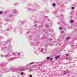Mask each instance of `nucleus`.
Listing matches in <instances>:
<instances>
[{"label":"nucleus","mask_w":77,"mask_h":77,"mask_svg":"<svg viewBox=\"0 0 77 77\" xmlns=\"http://www.w3.org/2000/svg\"><path fill=\"white\" fill-rule=\"evenodd\" d=\"M38 68H39V69H40V67H39Z\"/></svg>","instance_id":"6ab92c4d"},{"label":"nucleus","mask_w":77,"mask_h":77,"mask_svg":"<svg viewBox=\"0 0 77 77\" xmlns=\"http://www.w3.org/2000/svg\"><path fill=\"white\" fill-rule=\"evenodd\" d=\"M2 57H3V56L2 55Z\"/></svg>","instance_id":"aec40b11"},{"label":"nucleus","mask_w":77,"mask_h":77,"mask_svg":"<svg viewBox=\"0 0 77 77\" xmlns=\"http://www.w3.org/2000/svg\"><path fill=\"white\" fill-rule=\"evenodd\" d=\"M50 58V57H48V58H47V59L48 60V59H49Z\"/></svg>","instance_id":"9d476101"},{"label":"nucleus","mask_w":77,"mask_h":77,"mask_svg":"<svg viewBox=\"0 0 77 77\" xmlns=\"http://www.w3.org/2000/svg\"><path fill=\"white\" fill-rule=\"evenodd\" d=\"M56 6V4H55V3H54L53 4V6Z\"/></svg>","instance_id":"f03ea898"},{"label":"nucleus","mask_w":77,"mask_h":77,"mask_svg":"<svg viewBox=\"0 0 77 77\" xmlns=\"http://www.w3.org/2000/svg\"><path fill=\"white\" fill-rule=\"evenodd\" d=\"M66 56H68V54H66Z\"/></svg>","instance_id":"39448f33"},{"label":"nucleus","mask_w":77,"mask_h":77,"mask_svg":"<svg viewBox=\"0 0 77 77\" xmlns=\"http://www.w3.org/2000/svg\"><path fill=\"white\" fill-rule=\"evenodd\" d=\"M65 73H66V72H65V71H64L63 72V74H65Z\"/></svg>","instance_id":"20e7f679"},{"label":"nucleus","mask_w":77,"mask_h":77,"mask_svg":"<svg viewBox=\"0 0 77 77\" xmlns=\"http://www.w3.org/2000/svg\"><path fill=\"white\" fill-rule=\"evenodd\" d=\"M66 59H68V58H66Z\"/></svg>","instance_id":"a211bd4d"},{"label":"nucleus","mask_w":77,"mask_h":77,"mask_svg":"<svg viewBox=\"0 0 77 77\" xmlns=\"http://www.w3.org/2000/svg\"><path fill=\"white\" fill-rule=\"evenodd\" d=\"M33 62L32 63H29V64L30 65V64H33Z\"/></svg>","instance_id":"f8f14e48"},{"label":"nucleus","mask_w":77,"mask_h":77,"mask_svg":"<svg viewBox=\"0 0 77 77\" xmlns=\"http://www.w3.org/2000/svg\"><path fill=\"white\" fill-rule=\"evenodd\" d=\"M35 27H36L37 26V25H35Z\"/></svg>","instance_id":"4468645a"},{"label":"nucleus","mask_w":77,"mask_h":77,"mask_svg":"<svg viewBox=\"0 0 77 77\" xmlns=\"http://www.w3.org/2000/svg\"><path fill=\"white\" fill-rule=\"evenodd\" d=\"M74 22V20H72L71 21V23H73Z\"/></svg>","instance_id":"6e6552de"},{"label":"nucleus","mask_w":77,"mask_h":77,"mask_svg":"<svg viewBox=\"0 0 77 77\" xmlns=\"http://www.w3.org/2000/svg\"><path fill=\"white\" fill-rule=\"evenodd\" d=\"M23 71H24V70H23Z\"/></svg>","instance_id":"412c9836"},{"label":"nucleus","mask_w":77,"mask_h":77,"mask_svg":"<svg viewBox=\"0 0 77 77\" xmlns=\"http://www.w3.org/2000/svg\"><path fill=\"white\" fill-rule=\"evenodd\" d=\"M21 75H23V74H24V73H23V72H22L21 73Z\"/></svg>","instance_id":"9b49d317"},{"label":"nucleus","mask_w":77,"mask_h":77,"mask_svg":"<svg viewBox=\"0 0 77 77\" xmlns=\"http://www.w3.org/2000/svg\"><path fill=\"white\" fill-rule=\"evenodd\" d=\"M69 38H70V37H68L67 38H66V40H68V39H69Z\"/></svg>","instance_id":"7ed1b4c3"},{"label":"nucleus","mask_w":77,"mask_h":77,"mask_svg":"<svg viewBox=\"0 0 77 77\" xmlns=\"http://www.w3.org/2000/svg\"><path fill=\"white\" fill-rule=\"evenodd\" d=\"M72 9H74V7H72Z\"/></svg>","instance_id":"1a4fd4ad"},{"label":"nucleus","mask_w":77,"mask_h":77,"mask_svg":"<svg viewBox=\"0 0 77 77\" xmlns=\"http://www.w3.org/2000/svg\"><path fill=\"white\" fill-rule=\"evenodd\" d=\"M59 57H60V55H58L55 57V59H58V58H59Z\"/></svg>","instance_id":"f257e3e1"},{"label":"nucleus","mask_w":77,"mask_h":77,"mask_svg":"<svg viewBox=\"0 0 77 77\" xmlns=\"http://www.w3.org/2000/svg\"><path fill=\"white\" fill-rule=\"evenodd\" d=\"M67 73H68V72H67Z\"/></svg>","instance_id":"f3484780"},{"label":"nucleus","mask_w":77,"mask_h":77,"mask_svg":"<svg viewBox=\"0 0 77 77\" xmlns=\"http://www.w3.org/2000/svg\"><path fill=\"white\" fill-rule=\"evenodd\" d=\"M0 14H3V12L2 11H1L0 12Z\"/></svg>","instance_id":"423d86ee"},{"label":"nucleus","mask_w":77,"mask_h":77,"mask_svg":"<svg viewBox=\"0 0 77 77\" xmlns=\"http://www.w3.org/2000/svg\"><path fill=\"white\" fill-rule=\"evenodd\" d=\"M18 54H20V53H19Z\"/></svg>","instance_id":"dca6fc26"},{"label":"nucleus","mask_w":77,"mask_h":77,"mask_svg":"<svg viewBox=\"0 0 77 77\" xmlns=\"http://www.w3.org/2000/svg\"><path fill=\"white\" fill-rule=\"evenodd\" d=\"M29 77H32V75H29Z\"/></svg>","instance_id":"ddd939ff"},{"label":"nucleus","mask_w":77,"mask_h":77,"mask_svg":"<svg viewBox=\"0 0 77 77\" xmlns=\"http://www.w3.org/2000/svg\"><path fill=\"white\" fill-rule=\"evenodd\" d=\"M52 59H53V58H51L50 60H51Z\"/></svg>","instance_id":"2eb2a0df"},{"label":"nucleus","mask_w":77,"mask_h":77,"mask_svg":"<svg viewBox=\"0 0 77 77\" xmlns=\"http://www.w3.org/2000/svg\"><path fill=\"white\" fill-rule=\"evenodd\" d=\"M59 29L60 30H62V28L61 27H60Z\"/></svg>","instance_id":"0eeeda50"}]
</instances>
